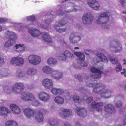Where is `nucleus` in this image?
I'll return each instance as SVG.
<instances>
[{"label":"nucleus","instance_id":"1","mask_svg":"<svg viewBox=\"0 0 126 126\" xmlns=\"http://www.w3.org/2000/svg\"><path fill=\"white\" fill-rule=\"evenodd\" d=\"M87 86L89 87L95 86L93 90V92L96 94L101 92L100 95L102 97L108 98L110 96L112 93L111 91L105 90L106 87L103 84L98 83H89Z\"/></svg>","mask_w":126,"mask_h":126},{"label":"nucleus","instance_id":"2","mask_svg":"<svg viewBox=\"0 0 126 126\" xmlns=\"http://www.w3.org/2000/svg\"><path fill=\"white\" fill-rule=\"evenodd\" d=\"M110 15V13L109 12L101 13L99 15V17L97 20V23L98 24H102L103 28L109 29L110 25L106 24L109 21V17Z\"/></svg>","mask_w":126,"mask_h":126},{"label":"nucleus","instance_id":"3","mask_svg":"<svg viewBox=\"0 0 126 126\" xmlns=\"http://www.w3.org/2000/svg\"><path fill=\"white\" fill-rule=\"evenodd\" d=\"M43 72L47 74H51L53 78L57 79H59L63 76L62 73L56 71H52L50 67L45 66L42 69Z\"/></svg>","mask_w":126,"mask_h":126},{"label":"nucleus","instance_id":"4","mask_svg":"<svg viewBox=\"0 0 126 126\" xmlns=\"http://www.w3.org/2000/svg\"><path fill=\"white\" fill-rule=\"evenodd\" d=\"M7 35L11 38H13L14 39H11L7 41L4 44L5 47H9L14 44L15 43V39L16 37V35L13 32H10L9 31H8Z\"/></svg>","mask_w":126,"mask_h":126},{"label":"nucleus","instance_id":"5","mask_svg":"<svg viewBox=\"0 0 126 126\" xmlns=\"http://www.w3.org/2000/svg\"><path fill=\"white\" fill-rule=\"evenodd\" d=\"M24 88V85L23 83H16L13 86L12 91L15 94H18L21 93Z\"/></svg>","mask_w":126,"mask_h":126},{"label":"nucleus","instance_id":"6","mask_svg":"<svg viewBox=\"0 0 126 126\" xmlns=\"http://www.w3.org/2000/svg\"><path fill=\"white\" fill-rule=\"evenodd\" d=\"M29 62L33 65L39 64L41 60L40 57L35 55H30L28 58Z\"/></svg>","mask_w":126,"mask_h":126},{"label":"nucleus","instance_id":"7","mask_svg":"<svg viewBox=\"0 0 126 126\" xmlns=\"http://www.w3.org/2000/svg\"><path fill=\"white\" fill-rule=\"evenodd\" d=\"M94 17L91 13H87L84 14L82 17V22L83 23L89 24L91 23L93 20Z\"/></svg>","mask_w":126,"mask_h":126},{"label":"nucleus","instance_id":"8","mask_svg":"<svg viewBox=\"0 0 126 126\" xmlns=\"http://www.w3.org/2000/svg\"><path fill=\"white\" fill-rule=\"evenodd\" d=\"M24 62V59L19 56L13 58L11 61V63L12 64H16L17 66H22Z\"/></svg>","mask_w":126,"mask_h":126},{"label":"nucleus","instance_id":"9","mask_svg":"<svg viewBox=\"0 0 126 126\" xmlns=\"http://www.w3.org/2000/svg\"><path fill=\"white\" fill-rule=\"evenodd\" d=\"M47 113V111L45 110L41 109L39 110L35 116V118L38 122H41L43 120V115Z\"/></svg>","mask_w":126,"mask_h":126},{"label":"nucleus","instance_id":"10","mask_svg":"<svg viewBox=\"0 0 126 126\" xmlns=\"http://www.w3.org/2000/svg\"><path fill=\"white\" fill-rule=\"evenodd\" d=\"M21 98L26 101H33L34 99V97L33 95L31 93H26L23 92L21 93Z\"/></svg>","mask_w":126,"mask_h":126},{"label":"nucleus","instance_id":"11","mask_svg":"<svg viewBox=\"0 0 126 126\" xmlns=\"http://www.w3.org/2000/svg\"><path fill=\"white\" fill-rule=\"evenodd\" d=\"M39 99L43 101H46L49 100L50 96L47 93L45 92H41L38 94Z\"/></svg>","mask_w":126,"mask_h":126},{"label":"nucleus","instance_id":"12","mask_svg":"<svg viewBox=\"0 0 126 126\" xmlns=\"http://www.w3.org/2000/svg\"><path fill=\"white\" fill-rule=\"evenodd\" d=\"M90 71L92 73L95 74L98 73L97 75H96L95 76L92 75L91 76V77L93 78L94 79H98L101 77V74H102L103 73L102 71L94 67H93L91 68Z\"/></svg>","mask_w":126,"mask_h":126},{"label":"nucleus","instance_id":"13","mask_svg":"<svg viewBox=\"0 0 126 126\" xmlns=\"http://www.w3.org/2000/svg\"><path fill=\"white\" fill-rule=\"evenodd\" d=\"M63 55H64V57L61 56L59 57V59L63 61L66 60L67 58L70 59H72L74 58L73 54L68 50L64 51Z\"/></svg>","mask_w":126,"mask_h":126},{"label":"nucleus","instance_id":"14","mask_svg":"<svg viewBox=\"0 0 126 126\" xmlns=\"http://www.w3.org/2000/svg\"><path fill=\"white\" fill-rule=\"evenodd\" d=\"M66 23V22L65 21V19L63 18V19L60 20L59 22V25H55V28L56 30L58 32L62 33L65 32L66 30L65 28L61 29L59 28L57 29V28L59 26H60L64 25Z\"/></svg>","mask_w":126,"mask_h":126},{"label":"nucleus","instance_id":"15","mask_svg":"<svg viewBox=\"0 0 126 126\" xmlns=\"http://www.w3.org/2000/svg\"><path fill=\"white\" fill-rule=\"evenodd\" d=\"M87 3L90 7L94 9L97 10L99 8V3L95 0H88Z\"/></svg>","mask_w":126,"mask_h":126},{"label":"nucleus","instance_id":"16","mask_svg":"<svg viewBox=\"0 0 126 126\" xmlns=\"http://www.w3.org/2000/svg\"><path fill=\"white\" fill-rule=\"evenodd\" d=\"M42 84L45 88L50 89L52 88L53 86L52 81L50 79H44Z\"/></svg>","mask_w":126,"mask_h":126},{"label":"nucleus","instance_id":"17","mask_svg":"<svg viewBox=\"0 0 126 126\" xmlns=\"http://www.w3.org/2000/svg\"><path fill=\"white\" fill-rule=\"evenodd\" d=\"M105 110L107 113L109 114L114 113L116 111L114 106L111 104H108L105 107Z\"/></svg>","mask_w":126,"mask_h":126},{"label":"nucleus","instance_id":"18","mask_svg":"<svg viewBox=\"0 0 126 126\" xmlns=\"http://www.w3.org/2000/svg\"><path fill=\"white\" fill-rule=\"evenodd\" d=\"M23 111L25 115L28 118L33 117L35 114L33 110L29 108H25L23 110Z\"/></svg>","mask_w":126,"mask_h":126},{"label":"nucleus","instance_id":"19","mask_svg":"<svg viewBox=\"0 0 126 126\" xmlns=\"http://www.w3.org/2000/svg\"><path fill=\"white\" fill-rule=\"evenodd\" d=\"M103 104L102 102L96 103L95 101L93 102L91 104V107L92 108L97 109V111L101 113L102 111V109L101 108L100 106H102Z\"/></svg>","mask_w":126,"mask_h":126},{"label":"nucleus","instance_id":"20","mask_svg":"<svg viewBox=\"0 0 126 126\" xmlns=\"http://www.w3.org/2000/svg\"><path fill=\"white\" fill-rule=\"evenodd\" d=\"M77 112L79 116L84 117L87 115V112L86 110L83 108H77L76 109Z\"/></svg>","mask_w":126,"mask_h":126},{"label":"nucleus","instance_id":"21","mask_svg":"<svg viewBox=\"0 0 126 126\" xmlns=\"http://www.w3.org/2000/svg\"><path fill=\"white\" fill-rule=\"evenodd\" d=\"M28 32L34 37H37L41 34L40 31L37 29H29Z\"/></svg>","mask_w":126,"mask_h":126},{"label":"nucleus","instance_id":"22","mask_svg":"<svg viewBox=\"0 0 126 126\" xmlns=\"http://www.w3.org/2000/svg\"><path fill=\"white\" fill-rule=\"evenodd\" d=\"M10 113L9 110L7 108L4 107H0V115L4 117L7 116V114Z\"/></svg>","mask_w":126,"mask_h":126},{"label":"nucleus","instance_id":"23","mask_svg":"<svg viewBox=\"0 0 126 126\" xmlns=\"http://www.w3.org/2000/svg\"><path fill=\"white\" fill-rule=\"evenodd\" d=\"M10 107L12 111L15 114H18L20 113V109L15 104H12L10 105Z\"/></svg>","mask_w":126,"mask_h":126},{"label":"nucleus","instance_id":"24","mask_svg":"<svg viewBox=\"0 0 126 126\" xmlns=\"http://www.w3.org/2000/svg\"><path fill=\"white\" fill-rule=\"evenodd\" d=\"M61 110L62 112L61 114H63L65 117H68L69 115L72 114V110H71L61 108Z\"/></svg>","mask_w":126,"mask_h":126},{"label":"nucleus","instance_id":"25","mask_svg":"<svg viewBox=\"0 0 126 126\" xmlns=\"http://www.w3.org/2000/svg\"><path fill=\"white\" fill-rule=\"evenodd\" d=\"M41 34L42 37L44 40L48 42H52V39L48 33L43 32L41 33Z\"/></svg>","mask_w":126,"mask_h":126},{"label":"nucleus","instance_id":"26","mask_svg":"<svg viewBox=\"0 0 126 126\" xmlns=\"http://www.w3.org/2000/svg\"><path fill=\"white\" fill-rule=\"evenodd\" d=\"M97 56L102 62L106 63H108V61L107 59L103 54L98 53L97 54Z\"/></svg>","mask_w":126,"mask_h":126},{"label":"nucleus","instance_id":"27","mask_svg":"<svg viewBox=\"0 0 126 126\" xmlns=\"http://www.w3.org/2000/svg\"><path fill=\"white\" fill-rule=\"evenodd\" d=\"M15 47L16 49H18V50H16L18 52L22 51L25 50V47L24 44L22 45L20 44H17L15 46Z\"/></svg>","mask_w":126,"mask_h":126},{"label":"nucleus","instance_id":"28","mask_svg":"<svg viewBox=\"0 0 126 126\" xmlns=\"http://www.w3.org/2000/svg\"><path fill=\"white\" fill-rule=\"evenodd\" d=\"M74 54L79 58L80 60H84L85 59V56L83 53L80 52H75L74 53Z\"/></svg>","mask_w":126,"mask_h":126},{"label":"nucleus","instance_id":"29","mask_svg":"<svg viewBox=\"0 0 126 126\" xmlns=\"http://www.w3.org/2000/svg\"><path fill=\"white\" fill-rule=\"evenodd\" d=\"M49 123L52 126H58L59 124L57 120L53 118H51L49 121Z\"/></svg>","mask_w":126,"mask_h":126},{"label":"nucleus","instance_id":"30","mask_svg":"<svg viewBox=\"0 0 126 126\" xmlns=\"http://www.w3.org/2000/svg\"><path fill=\"white\" fill-rule=\"evenodd\" d=\"M54 100L56 103L59 104H62L64 102V100L63 98L59 96L55 97Z\"/></svg>","mask_w":126,"mask_h":126},{"label":"nucleus","instance_id":"31","mask_svg":"<svg viewBox=\"0 0 126 126\" xmlns=\"http://www.w3.org/2000/svg\"><path fill=\"white\" fill-rule=\"evenodd\" d=\"M5 125L6 126H18V125L16 122L11 120L7 121Z\"/></svg>","mask_w":126,"mask_h":126},{"label":"nucleus","instance_id":"32","mask_svg":"<svg viewBox=\"0 0 126 126\" xmlns=\"http://www.w3.org/2000/svg\"><path fill=\"white\" fill-rule=\"evenodd\" d=\"M37 72V70L34 68H30L28 69L27 71V74L28 75H32L36 74Z\"/></svg>","mask_w":126,"mask_h":126},{"label":"nucleus","instance_id":"33","mask_svg":"<svg viewBox=\"0 0 126 126\" xmlns=\"http://www.w3.org/2000/svg\"><path fill=\"white\" fill-rule=\"evenodd\" d=\"M47 62L48 64L50 65L55 64L57 63V62L56 60L53 58L49 59L47 61Z\"/></svg>","mask_w":126,"mask_h":126},{"label":"nucleus","instance_id":"34","mask_svg":"<svg viewBox=\"0 0 126 126\" xmlns=\"http://www.w3.org/2000/svg\"><path fill=\"white\" fill-rule=\"evenodd\" d=\"M27 19L28 21L33 22L35 21L36 18L34 15H33L27 16Z\"/></svg>","mask_w":126,"mask_h":126},{"label":"nucleus","instance_id":"35","mask_svg":"<svg viewBox=\"0 0 126 126\" xmlns=\"http://www.w3.org/2000/svg\"><path fill=\"white\" fill-rule=\"evenodd\" d=\"M73 100L75 102L78 103H80L82 101L81 99L79 98L78 96H73Z\"/></svg>","mask_w":126,"mask_h":126},{"label":"nucleus","instance_id":"36","mask_svg":"<svg viewBox=\"0 0 126 126\" xmlns=\"http://www.w3.org/2000/svg\"><path fill=\"white\" fill-rule=\"evenodd\" d=\"M76 34V33H72L71 34L69 38V40L71 42H74L73 40L74 38L76 37L75 36Z\"/></svg>","mask_w":126,"mask_h":126},{"label":"nucleus","instance_id":"37","mask_svg":"<svg viewBox=\"0 0 126 126\" xmlns=\"http://www.w3.org/2000/svg\"><path fill=\"white\" fill-rule=\"evenodd\" d=\"M110 59V61L113 64H115L118 63V60L117 59L114 58H112Z\"/></svg>","mask_w":126,"mask_h":126},{"label":"nucleus","instance_id":"38","mask_svg":"<svg viewBox=\"0 0 126 126\" xmlns=\"http://www.w3.org/2000/svg\"><path fill=\"white\" fill-rule=\"evenodd\" d=\"M32 104L33 105L37 106H39L40 104L39 101L35 100L32 102Z\"/></svg>","mask_w":126,"mask_h":126},{"label":"nucleus","instance_id":"39","mask_svg":"<svg viewBox=\"0 0 126 126\" xmlns=\"http://www.w3.org/2000/svg\"><path fill=\"white\" fill-rule=\"evenodd\" d=\"M122 66L121 64H118L116 67V70L117 72H120L122 69Z\"/></svg>","mask_w":126,"mask_h":126},{"label":"nucleus","instance_id":"40","mask_svg":"<svg viewBox=\"0 0 126 126\" xmlns=\"http://www.w3.org/2000/svg\"><path fill=\"white\" fill-rule=\"evenodd\" d=\"M64 91L63 90L60 89H57V95H60L63 94Z\"/></svg>","mask_w":126,"mask_h":126},{"label":"nucleus","instance_id":"41","mask_svg":"<svg viewBox=\"0 0 126 126\" xmlns=\"http://www.w3.org/2000/svg\"><path fill=\"white\" fill-rule=\"evenodd\" d=\"M119 46H117V48H119V49L115 51V52L116 53L120 52L122 49V45L121 44H119Z\"/></svg>","mask_w":126,"mask_h":126},{"label":"nucleus","instance_id":"42","mask_svg":"<svg viewBox=\"0 0 126 126\" xmlns=\"http://www.w3.org/2000/svg\"><path fill=\"white\" fill-rule=\"evenodd\" d=\"M75 77L79 80V81L81 82L82 81V79L81 78V76L79 75H75Z\"/></svg>","mask_w":126,"mask_h":126},{"label":"nucleus","instance_id":"43","mask_svg":"<svg viewBox=\"0 0 126 126\" xmlns=\"http://www.w3.org/2000/svg\"><path fill=\"white\" fill-rule=\"evenodd\" d=\"M57 89L55 88H53L51 90V92L53 94L57 95Z\"/></svg>","mask_w":126,"mask_h":126},{"label":"nucleus","instance_id":"44","mask_svg":"<svg viewBox=\"0 0 126 126\" xmlns=\"http://www.w3.org/2000/svg\"><path fill=\"white\" fill-rule=\"evenodd\" d=\"M7 19L5 18H0V23H2L7 21Z\"/></svg>","mask_w":126,"mask_h":126},{"label":"nucleus","instance_id":"45","mask_svg":"<svg viewBox=\"0 0 126 126\" xmlns=\"http://www.w3.org/2000/svg\"><path fill=\"white\" fill-rule=\"evenodd\" d=\"M93 100V97H90L88 98L86 100V102L88 104L89 103Z\"/></svg>","mask_w":126,"mask_h":126},{"label":"nucleus","instance_id":"46","mask_svg":"<svg viewBox=\"0 0 126 126\" xmlns=\"http://www.w3.org/2000/svg\"><path fill=\"white\" fill-rule=\"evenodd\" d=\"M122 103L120 101L117 102L116 104V107H119L122 105Z\"/></svg>","mask_w":126,"mask_h":126},{"label":"nucleus","instance_id":"47","mask_svg":"<svg viewBox=\"0 0 126 126\" xmlns=\"http://www.w3.org/2000/svg\"><path fill=\"white\" fill-rule=\"evenodd\" d=\"M79 91L82 93H86V90L84 88L81 87L80 89H79Z\"/></svg>","mask_w":126,"mask_h":126},{"label":"nucleus","instance_id":"48","mask_svg":"<svg viewBox=\"0 0 126 126\" xmlns=\"http://www.w3.org/2000/svg\"><path fill=\"white\" fill-rule=\"evenodd\" d=\"M27 88L29 89H32L34 87V85L32 84L28 85L27 86Z\"/></svg>","mask_w":126,"mask_h":126},{"label":"nucleus","instance_id":"49","mask_svg":"<svg viewBox=\"0 0 126 126\" xmlns=\"http://www.w3.org/2000/svg\"><path fill=\"white\" fill-rule=\"evenodd\" d=\"M52 22V20L51 19H48L45 20V23L47 24H50Z\"/></svg>","mask_w":126,"mask_h":126},{"label":"nucleus","instance_id":"50","mask_svg":"<svg viewBox=\"0 0 126 126\" xmlns=\"http://www.w3.org/2000/svg\"><path fill=\"white\" fill-rule=\"evenodd\" d=\"M120 2L122 6V7H124V4L125 3V1L124 0H120Z\"/></svg>","mask_w":126,"mask_h":126},{"label":"nucleus","instance_id":"51","mask_svg":"<svg viewBox=\"0 0 126 126\" xmlns=\"http://www.w3.org/2000/svg\"><path fill=\"white\" fill-rule=\"evenodd\" d=\"M81 65L84 67H86L87 65L88 64L87 63L85 62H82V63L81 64Z\"/></svg>","mask_w":126,"mask_h":126},{"label":"nucleus","instance_id":"52","mask_svg":"<svg viewBox=\"0 0 126 126\" xmlns=\"http://www.w3.org/2000/svg\"><path fill=\"white\" fill-rule=\"evenodd\" d=\"M64 14V13L62 11H60L58 13V15H63Z\"/></svg>","mask_w":126,"mask_h":126},{"label":"nucleus","instance_id":"53","mask_svg":"<svg viewBox=\"0 0 126 126\" xmlns=\"http://www.w3.org/2000/svg\"><path fill=\"white\" fill-rule=\"evenodd\" d=\"M123 72H121V73L122 75H123L125 73V74H124V76L125 77H126V70L125 69H123Z\"/></svg>","mask_w":126,"mask_h":126},{"label":"nucleus","instance_id":"54","mask_svg":"<svg viewBox=\"0 0 126 126\" xmlns=\"http://www.w3.org/2000/svg\"><path fill=\"white\" fill-rule=\"evenodd\" d=\"M4 63V59L0 57V64H3Z\"/></svg>","mask_w":126,"mask_h":126},{"label":"nucleus","instance_id":"55","mask_svg":"<svg viewBox=\"0 0 126 126\" xmlns=\"http://www.w3.org/2000/svg\"><path fill=\"white\" fill-rule=\"evenodd\" d=\"M37 25H38L40 27H41L44 28H46V27L44 25L40 24H39L38 23H37Z\"/></svg>","mask_w":126,"mask_h":126},{"label":"nucleus","instance_id":"56","mask_svg":"<svg viewBox=\"0 0 126 126\" xmlns=\"http://www.w3.org/2000/svg\"><path fill=\"white\" fill-rule=\"evenodd\" d=\"M63 124L64 126H71L67 122L65 123L64 122Z\"/></svg>","mask_w":126,"mask_h":126},{"label":"nucleus","instance_id":"57","mask_svg":"<svg viewBox=\"0 0 126 126\" xmlns=\"http://www.w3.org/2000/svg\"><path fill=\"white\" fill-rule=\"evenodd\" d=\"M77 38H79V39L78 40H76V41H75L76 42L77 41H79L81 40V38L80 37H77Z\"/></svg>","mask_w":126,"mask_h":126},{"label":"nucleus","instance_id":"58","mask_svg":"<svg viewBox=\"0 0 126 126\" xmlns=\"http://www.w3.org/2000/svg\"><path fill=\"white\" fill-rule=\"evenodd\" d=\"M76 124L77 126H80V124L79 122H76Z\"/></svg>","mask_w":126,"mask_h":126},{"label":"nucleus","instance_id":"59","mask_svg":"<svg viewBox=\"0 0 126 126\" xmlns=\"http://www.w3.org/2000/svg\"><path fill=\"white\" fill-rule=\"evenodd\" d=\"M23 73L22 72H20V75H19V77H21V76H23V75H21V74H22Z\"/></svg>","mask_w":126,"mask_h":126},{"label":"nucleus","instance_id":"60","mask_svg":"<svg viewBox=\"0 0 126 126\" xmlns=\"http://www.w3.org/2000/svg\"><path fill=\"white\" fill-rule=\"evenodd\" d=\"M29 24H26L25 26V27L26 28H28L29 27Z\"/></svg>","mask_w":126,"mask_h":126},{"label":"nucleus","instance_id":"61","mask_svg":"<svg viewBox=\"0 0 126 126\" xmlns=\"http://www.w3.org/2000/svg\"><path fill=\"white\" fill-rule=\"evenodd\" d=\"M80 25L79 24H78L77 25V27L78 28H79L80 27Z\"/></svg>","mask_w":126,"mask_h":126},{"label":"nucleus","instance_id":"62","mask_svg":"<svg viewBox=\"0 0 126 126\" xmlns=\"http://www.w3.org/2000/svg\"><path fill=\"white\" fill-rule=\"evenodd\" d=\"M75 49H79V48L77 47H75L74 48Z\"/></svg>","mask_w":126,"mask_h":126},{"label":"nucleus","instance_id":"63","mask_svg":"<svg viewBox=\"0 0 126 126\" xmlns=\"http://www.w3.org/2000/svg\"><path fill=\"white\" fill-rule=\"evenodd\" d=\"M9 90H10V89H7V91H6L7 93H10V92H9Z\"/></svg>","mask_w":126,"mask_h":126},{"label":"nucleus","instance_id":"64","mask_svg":"<svg viewBox=\"0 0 126 126\" xmlns=\"http://www.w3.org/2000/svg\"><path fill=\"white\" fill-rule=\"evenodd\" d=\"M123 61H124V62L123 63V64H125L126 63V61H125V59Z\"/></svg>","mask_w":126,"mask_h":126}]
</instances>
